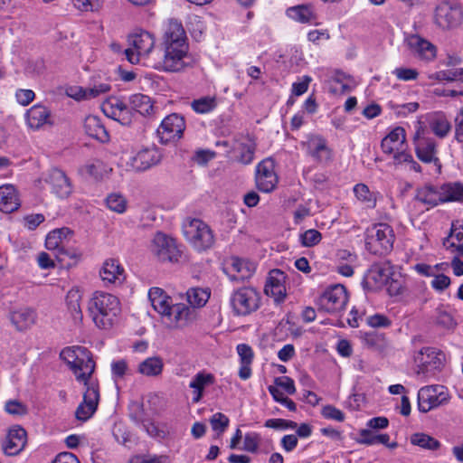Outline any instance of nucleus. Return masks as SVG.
<instances>
[{
    "instance_id": "obj_1",
    "label": "nucleus",
    "mask_w": 463,
    "mask_h": 463,
    "mask_svg": "<svg viewBox=\"0 0 463 463\" xmlns=\"http://www.w3.org/2000/svg\"><path fill=\"white\" fill-rule=\"evenodd\" d=\"M88 309L93 322L99 328L109 329L120 312V304L114 295L97 291L90 299Z\"/></svg>"
},
{
    "instance_id": "obj_2",
    "label": "nucleus",
    "mask_w": 463,
    "mask_h": 463,
    "mask_svg": "<svg viewBox=\"0 0 463 463\" xmlns=\"http://www.w3.org/2000/svg\"><path fill=\"white\" fill-rule=\"evenodd\" d=\"M415 199L431 207L440 203L462 201L463 183H449L439 188L433 185H425L417 190Z\"/></svg>"
},
{
    "instance_id": "obj_3",
    "label": "nucleus",
    "mask_w": 463,
    "mask_h": 463,
    "mask_svg": "<svg viewBox=\"0 0 463 463\" xmlns=\"http://www.w3.org/2000/svg\"><path fill=\"white\" fill-rule=\"evenodd\" d=\"M183 233L190 245L199 252L211 249L215 242L213 230L200 219H187L183 224Z\"/></svg>"
},
{
    "instance_id": "obj_4",
    "label": "nucleus",
    "mask_w": 463,
    "mask_h": 463,
    "mask_svg": "<svg viewBox=\"0 0 463 463\" xmlns=\"http://www.w3.org/2000/svg\"><path fill=\"white\" fill-rule=\"evenodd\" d=\"M394 241L392 228L386 223H376L366 231V249L376 255L390 252Z\"/></svg>"
},
{
    "instance_id": "obj_5",
    "label": "nucleus",
    "mask_w": 463,
    "mask_h": 463,
    "mask_svg": "<svg viewBox=\"0 0 463 463\" xmlns=\"http://www.w3.org/2000/svg\"><path fill=\"white\" fill-rule=\"evenodd\" d=\"M417 364L415 371L424 380L439 373L445 363V354L434 347H423L414 356Z\"/></svg>"
},
{
    "instance_id": "obj_6",
    "label": "nucleus",
    "mask_w": 463,
    "mask_h": 463,
    "mask_svg": "<svg viewBox=\"0 0 463 463\" xmlns=\"http://www.w3.org/2000/svg\"><path fill=\"white\" fill-rule=\"evenodd\" d=\"M230 304L235 316H248L260 307V295L252 287H241L232 292Z\"/></svg>"
},
{
    "instance_id": "obj_7",
    "label": "nucleus",
    "mask_w": 463,
    "mask_h": 463,
    "mask_svg": "<svg viewBox=\"0 0 463 463\" xmlns=\"http://www.w3.org/2000/svg\"><path fill=\"white\" fill-rule=\"evenodd\" d=\"M449 401V395L443 385L425 386L418 392V409L424 413L448 403Z\"/></svg>"
},
{
    "instance_id": "obj_8",
    "label": "nucleus",
    "mask_w": 463,
    "mask_h": 463,
    "mask_svg": "<svg viewBox=\"0 0 463 463\" xmlns=\"http://www.w3.org/2000/svg\"><path fill=\"white\" fill-rule=\"evenodd\" d=\"M128 41L131 47L125 50V54L132 64L138 63L140 57L148 56L155 45L153 35L146 31L132 34Z\"/></svg>"
},
{
    "instance_id": "obj_9",
    "label": "nucleus",
    "mask_w": 463,
    "mask_h": 463,
    "mask_svg": "<svg viewBox=\"0 0 463 463\" xmlns=\"http://www.w3.org/2000/svg\"><path fill=\"white\" fill-rule=\"evenodd\" d=\"M348 301L346 288L340 284L328 288L318 298L319 310L336 313L343 310Z\"/></svg>"
},
{
    "instance_id": "obj_10",
    "label": "nucleus",
    "mask_w": 463,
    "mask_h": 463,
    "mask_svg": "<svg viewBox=\"0 0 463 463\" xmlns=\"http://www.w3.org/2000/svg\"><path fill=\"white\" fill-rule=\"evenodd\" d=\"M188 45L165 46L164 56L155 67L165 71H180L188 65Z\"/></svg>"
},
{
    "instance_id": "obj_11",
    "label": "nucleus",
    "mask_w": 463,
    "mask_h": 463,
    "mask_svg": "<svg viewBox=\"0 0 463 463\" xmlns=\"http://www.w3.org/2000/svg\"><path fill=\"white\" fill-rule=\"evenodd\" d=\"M185 129V122L183 117L176 113L166 116L157 128V136L162 144L178 141Z\"/></svg>"
},
{
    "instance_id": "obj_12",
    "label": "nucleus",
    "mask_w": 463,
    "mask_h": 463,
    "mask_svg": "<svg viewBox=\"0 0 463 463\" xmlns=\"http://www.w3.org/2000/svg\"><path fill=\"white\" fill-rule=\"evenodd\" d=\"M151 250L162 261L177 262L181 257L175 241L163 232L154 236Z\"/></svg>"
},
{
    "instance_id": "obj_13",
    "label": "nucleus",
    "mask_w": 463,
    "mask_h": 463,
    "mask_svg": "<svg viewBox=\"0 0 463 463\" xmlns=\"http://www.w3.org/2000/svg\"><path fill=\"white\" fill-rule=\"evenodd\" d=\"M161 160V152L156 146H152L142 148L135 156H129L126 165L133 171L143 172L158 165Z\"/></svg>"
},
{
    "instance_id": "obj_14",
    "label": "nucleus",
    "mask_w": 463,
    "mask_h": 463,
    "mask_svg": "<svg viewBox=\"0 0 463 463\" xmlns=\"http://www.w3.org/2000/svg\"><path fill=\"white\" fill-rule=\"evenodd\" d=\"M255 181L258 189L261 192L270 193L275 189L279 178L275 173V163L272 159L267 158L258 164Z\"/></svg>"
},
{
    "instance_id": "obj_15",
    "label": "nucleus",
    "mask_w": 463,
    "mask_h": 463,
    "mask_svg": "<svg viewBox=\"0 0 463 463\" xmlns=\"http://www.w3.org/2000/svg\"><path fill=\"white\" fill-rule=\"evenodd\" d=\"M414 146L416 156L422 163L433 164L440 172L441 163L437 156V143L434 139L417 134L414 137Z\"/></svg>"
},
{
    "instance_id": "obj_16",
    "label": "nucleus",
    "mask_w": 463,
    "mask_h": 463,
    "mask_svg": "<svg viewBox=\"0 0 463 463\" xmlns=\"http://www.w3.org/2000/svg\"><path fill=\"white\" fill-rule=\"evenodd\" d=\"M392 274V266L390 261L376 262L367 271L364 283L370 288H380L390 282Z\"/></svg>"
},
{
    "instance_id": "obj_17",
    "label": "nucleus",
    "mask_w": 463,
    "mask_h": 463,
    "mask_svg": "<svg viewBox=\"0 0 463 463\" xmlns=\"http://www.w3.org/2000/svg\"><path fill=\"white\" fill-rule=\"evenodd\" d=\"M99 399L98 385L90 383L83 395V401L75 411L76 419L81 421L89 420L96 411Z\"/></svg>"
},
{
    "instance_id": "obj_18",
    "label": "nucleus",
    "mask_w": 463,
    "mask_h": 463,
    "mask_svg": "<svg viewBox=\"0 0 463 463\" xmlns=\"http://www.w3.org/2000/svg\"><path fill=\"white\" fill-rule=\"evenodd\" d=\"M194 317V309L190 308L185 304L179 303L172 305L163 321L167 326L175 328L186 326Z\"/></svg>"
},
{
    "instance_id": "obj_19",
    "label": "nucleus",
    "mask_w": 463,
    "mask_h": 463,
    "mask_svg": "<svg viewBox=\"0 0 463 463\" xmlns=\"http://www.w3.org/2000/svg\"><path fill=\"white\" fill-rule=\"evenodd\" d=\"M286 274L280 269H272L269 273L264 291L267 296H270L278 303L284 301L286 292Z\"/></svg>"
},
{
    "instance_id": "obj_20",
    "label": "nucleus",
    "mask_w": 463,
    "mask_h": 463,
    "mask_svg": "<svg viewBox=\"0 0 463 463\" xmlns=\"http://www.w3.org/2000/svg\"><path fill=\"white\" fill-rule=\"evenodd\" d=\"M405 43L409 50L421 60L432 61L436 57V47L418 34L408 35Z\"/></svg>"
},
{
    "instance_id": "obj_21",
    "label": "nucleus",
    "mask_w": 463,
    "mask_h": 463,
    "mask_svg": "<svg viewBox=\"0 0 463 463\" xmlns=\"http://www.w3.org/2000/svg\"><path fill=\"white\" fill-rule=\"evenodd\" d=\"M45 182L50 184L52 192L60 198H67L72 193L71 181L61 169H51Z\"/></svg>"
},
{
    "instance_id": "obj_22",
    "label": "nucleus",
    "mask_w": 463,
    "mask_h": 463,
    "mask_svg": "<svg viewBox=\"0 0 463 463\" xmlns=\"http://www.w3.org/2000/svg\"><path fill=\"white\" fill-rule=\"evenodd\" d=\"M435 20L439 27L451 29L460 24L462 14L458 8L444 4L436 8Z\"/></svg>"
},
{
    "instance_id": "obj_23",
    "label": "nucleus",
    "mask_w": 463,
    "mask_h": 463,
    "mask_svg": "<svg viewBox=\"0 0 463 463\" xmlns=\"http://www.w3.org/2000/svg\"><path fill=\"white\" fill-rule=\"evenodd\" d=\"M232 149L239 163L249 165L254 158L256 143L250 136H240L235 138Z\"/></svg>"
},
{
    "instance_id": "obj_24",
    "label": "nucleus",
    "mask_w": 463,
    "mask_h": 463,
    "mask_svg": "<svg viewBox=\"0 0 463 463\" xmlns=\"http://www.w3.org/2000/svg\"><path fill=\"white\" fill-rule=\"evenodd\" d=\"M26 444V431L21 427L10 429L7 437L3 444L5 454L15 456L23 450Z\"/></svg>"
},
{
    "instance_id": "obj_25",
    "label": "nucleus",
    "mask_w": 463,
    "mask_h": 463,
    "mask_svg": "<svg viewBox=\"0 0 463 463\" xmlns=\"http://www.w3.org/2000/svg\"><path fill=\"white\" fill-rule=\"evenodd\" d=\"M63 232L72 233V231L69 228L56 229L49 232L45 239V247L49 250L56 251L55 257L60 262H63L66 256L71 258H74L76 256L75 254H71L64 249L63 241L61 239V233Z\"/></svg>"
},
{
    "instance_id": "obj_26",
    "label": "nucleus",
    "mask_w": 463,
    "mask_h": 463,
    "mask_svg": "<svg viewBox=\"0 0 463 463\" xmlns=\"http://www.w3.org/2000/svg\"><path fill=\"white\" fill-rule=\"evenodd\" d=\"M403 146H406V132L402 127L393 128L381 142V148L386 155H392Z\"/></svg>"
},
{
    "instance_id": "obj_27",
    "label": "nucleus",
    "mask_w": 463,
    "mask_h": 463,
    "mask_svg": "<svg viewBox=\"0 0 463 463\" xmlns=\"http://www.w3.org/2000/svg\"><path fill=\"white\" fill-rule=\"evenodd\" d=\"M308 154L320 164H327L332 159V151L322 137H311L307 142Z\"/></svg>"
},
{
    "instance_id": "obj_28",
    "label": "nucleus",
    "mask_w": 463,
    "mask_h": 463,
    "mask_svg": "<svg viewBox=\"0 0 463 463\" xmlns=\"http://www.w3.org/2000/svg\"><path fill=\"white\" fill-rule=\"evenodd\" d=\"M164 45L183 47L188 45L186 43L185 31L180 22L177 20H170L164 35Z\"/></svg>"
},
{
    "instance_id": "obj_29",
    "label": "nucleus",
    "mask_w": 463,
    "mask_h": 463,
    "mask_svg": "<svg viewBox=\"0 0 463 463\" xmlns=\"http://www.w3.org/2000/svg\"><path fill=\"white\" fill-rule=\"evenodd\" d=\"M71 365V370L74 373L76 378L80 382H83L86 386L89 384V379L94 372L95 363L92 360L90 352L86 348L84 358L79 357Z\"/></svg>"
},
{
    "instance_id": "obj_30",
    "label": "nucleus",
    "mask_w": 463,
    "mask_h": 463,
    "mask_svg": "<svg viewBox=\"0 0 463 463\" xmlns=\"http://www.w3.org/2000/svg\"><path fill=\"white\" fill-rule=\"evenodd\" d=\"M21 205L18 192L12 184L0 186V211L10 213L16 211Z\"/></svg>"
},
{
    "instance_id": "obj_31",
    "label": "nucleus",
    "mask_w": 463,
    "mask_h": 463,
    "mask_svg": "<svg viewBox=\"0 0 463 463\" xmlns=\"http://www.w3.org/2000/svg\"><path fill=\"white\" fill-rule=\"evenodd\" d=\"M100 278L109 284H121L124 280V269L118 260H107L99 271Z\"/></svg>"
},
{
    "instance_id": "obj_32",
    "label": "nucleus",
    "mask_w": 463,
    "mask_h": 463,
    "mask_svg": "<svg viewBox=\"0 0 463 463\" xmlns=\"http://www.w3.org/2000/svg\"><path fill=\"white\" fill-rule=\"evenodd\" d=\"M9 318L16 330L25 331L35 323L36 313L32 308L23 307L12 311L9 315Z\"/></svg>"
},
{
    "instance_id": "obj_33",
    "label": "nucleus",
    "mask_w": 463,
    "mask_h": 463,
    "mask_svg": "<svg viewBox=\"0 0 463 463\" xmlns=\"http://www.w3.org/2000/svg\"><path fill=\"white\" fill-rule=\"evenodd\" d=\"M84 129L87 135L106 143L109 140V135L101 120L96 116H89L84 121Z\"/></svg>"
},
{
    "instance_id": "obj_34",
    "label": "nucleus",
    "mask_w": 463,
    "mask_h": 463,
    "mask_svg": "<svg viewBox=\"0 0 463 463\" xmlns=\"http://www.w3.org/2000/svg\"><path fill=\"white\" fill-rule=\"evenodd\" d=\"M148 298L154 309L164 318L172 307L170 297L160 288H151L148 292Z\"/></svg>"
},
{
    "instance_id": "obj_35",
    "label": "nucleus",
    "mask_w": 463,
    "mask_h": 463,
    "mask_svg": "<svg viewBox=\"0 0 463 463\" xmlns=\"http://www.w3.org/2000/svg\"><path fill=\"white\" fill-rule=\"evenodd\" d=\"M50 110L43 105L33 106L26 113V119L31 128L38 129L49 122Z\"/></svg>"
},
{
    "instance_id": "obj_36",
    "label": "nucleus",
    "mask_w": 463,
    "mask_h": 463,
    "mask_svg": "<svg viewBox=\"0 0 463 463\" xmlns=\"http://www.w3.org/2000/svg\"><path fill=\"white\" fill-rule=\"evenodd\" d=\"M214 383V376L212 373H205L200 372L196 373L193 380L190 382V388L193 391V402H198L203 397V390L206 386L212 385Z\"/></svg>"
},
{
    "instance_id": "obj_37",
    "label": "nucleus",
    "mask_w": 463,
    "mask_h": 463,
    "mask_svg": "<svg viewBox=\"0 0 463 463\" xmlns=\"http://www.w3.org/2000/svg\"><path fill=\"white\" fill-rule=\"evenodd\" d=\"M164 369V361L160 356L147 357L137 366V373L146 377H157Z\"/></svg>"
},
{
    "instance_id": "obj_38",
    "label": "nucleus",
    "mask_w": 463,
    "mask_h": 463,
    "mask_svg": "<svg viewBox=\"0 0 463 463\" xmlns=\"http://www.w3.org/2000/svg\"><path fill=\"white\" fill-rule=\"evenodd\" d=\"M392 155H393V165L395 166H404L416 173L421 172V166L413 159V156L405 149V146Z\"/></svg>"
},
{
    "instance_id": "obj_39",
    "label": "nucleus",
    "mask_w": 463,
    "mask_h": 463,
    "mask_svg": "<svg viewBox=\"0 0 463 463\" xmlns=\"http://www.w3.org/2000/svg\"><path fill=\"white\" fill-rule=\"evenodd\" d=\"M287 14L300 23H310L317 18L311 5H297L287 9Z\"/></svg>"
},
{
    "instance_id": "obj_40",
    "label": "nucleus",
    "mask_w": 463,
    "mask_h": 463,
    "mask_svg": "<svg viewBox=\"0 0 463 463\" xmlns=\"http://www.w3.org/2000/svg\"><path fill=\"white\" fill-rule=\"evenodd\" d=\"M131 109L140 115H149L153 110L151 99L144 94L137 93L129 98Z\"/></svg>"
},
{
    "instance_id": "obj_41",
    "label": "nucleus",
    "mask_w": 463,
    "mask_h": 463,
    "mask_svg": "<svg viewBox=\"0 0 463 463\" xmlns=\"http://www.w3.org/2000/svg\"><path fill=\"white\" fill-rule=\"evenodd\" d=\"M410 440L412 445L428 450H437L441 446L438 439L422 432L413 433Z\"/></svg>"
},
{
    "instance_id": "obj_42",
    "label": "nucleus",
    "mask_w": 463,
    "mask_h": 463,
    "mask_svg": "<svg viewBox=\"0 0 463 463\" xmlns=\"http://www.w3.org/2000/svg\"><path fill=\"white\" fill-rule=\"evenodd\" d=\"M81 294L78 289H71L66 297V302L71 316L75 320L82 319V312L80 309Z\"/></svg>"
},
{
    "instance_id": "obj_43",
    "label": "nucleus",
    "mask_w": 463,
    "mask_h": 463,
    "mask_svg": "<svg viewBox=\"0 0 463 463\" xmlns=\"http://www.w3.org/2000/svg\"><path fill=\"white\" fill-rule=\"evenodd\" d=\"M354 193L357 200L366 204L368 208H374L376 205V196L372 193L369 187L364 184H357L354 187Z\"/></svg>"
},
{
    "instance_id": "obj_44",
    "label": "nucleus",
    "mask_w": 463,
    "mask_h": 463,
    "mask_svg": "<svg viewBox=\"0 0 463 463\" xmlns=\"http://www.w3.org/2000/svg\"><path fill=\"white\" fill-rule=\"evenodd\" d=\"M186 298L188 303L193 307H203L208 301L210 293L206 289L201 288H194L187 290Z\"/></svg>"
},
{
    "instance_id": "obj_45",
    "label": "nucleus",
    "mask_w": 463,
    "mask_h": 463,
    "mask_svg": "<svg viewBox=\"0 0 463 463\" xmlns=\"http://www.w3.org/2000/svg\"><path fill=\"white\" fill-rule=\"evenodd\" d=\"M390 440V436L386 433L384 434H374L373 431L369 430H360V439L359 443L365 445H374V444H387V441Z\"/></svg>"
},
{
    "instance_id": "obj_46",
    "label": "nucleus",
    "mask_w": 463,
    "mask_h": 463,
    "mask_svg": "<svg viewBox=\"0 0 463 463\" xmlns=\"http://www.w3.org/2000/svg\"><path fill=\"white\" fill-rule=\"evenodd\" d=\"M86 354V347L83 346H71L64 348L61 354V358L70 366L75 365V361L80 359L79 357L84 358Z\"/></svg>"
},
{
    "instance_id": "obj_47",
    "label": "nucleus",
    "mask_w": 463,
    "mask_h": 463,
    "mask_svg": "<svg viewBox=\"0 0 463 463\" xmlns=\"http://www.w3.org/2000/svg\"><path fill=\"white\" fill-rule=\"evenodd\" d=\"M107 207L115 213H123L127 209V201L120 194H110L105 200Z\"/></svg>"
},
{
    "instance_id": "obj_48",
    "label": "nucleus",
    "mask_w": 463,
    "mask_h": 463,
    "mask_svg": "<svg viewBox=\"0 0 463 463\" xmlns=\"http://www.w3.org/2000/svg\"><path fill=\"white\" fill-rule=\"evenodd\" d=\"M216 105L215 99L212 97H203L193 100L191 103L193 109L200 114L211 112L215 109Z\"/></svg>"
},
{
    "instance_id": "obj_49",
    "label": "nucleus",
    "mask_w": 463,
    "mask_h": 463,
    "mask_svg": "<svg viewBox=\"0 0 463 463\" xmlns=\"http://www.w3.org/2000/svg\"><path fill=\"white\" fill-rule=\"evenodd\" d=\"M430 128L436 136L444 137L450 129V124L445 116L437 115L430 122Z\"/></svg>"
},
{
    "instance_id": "obj_50",
    "label": "nucleus",
    "mask_w": 463,
    "mask_h": 463,
    "mask_svg": "<svg viewBox=\"0 0 463 463\" xmlns=\"http://www.w3.org/2000/svg\"><path fill=\"white\" fill-rule=\"evenodd\" d=\"M454 240L457 241L458 243L463 242V226H457V224L453 222L449 235L443 241V245L446 249H452L456 247L457 243Z\"/></svg>"
},
{
    "instance_id": "obj_51",
    "label": "nucleus",
    "mask_w": 463,
    "mask_h": 463,
    "mask_svg": "<svg viewBox=\"0 0 463 463\" xmlns=\"http://www.w3.org/2000/svg\"><path fill=\"white\" fill-rule=\"evenodd\" d=\"M430 78L435 79L439 81H442V80H446V81L461 80V81H463V69L457 68V69H452V70L440 71L436 72Z\"/></svg>"
},
{
    "instance_id": "obj_52",
    "label": "nucleus",
    "mask_w": 463,
    "mask_h": 463,
    "mask_svg": "<svg viewBox=\"0 0 463 463\" xmlns=\"http://www.w3.org/2000/svg\"><path fill=\"white\" fill-rule=\"evenodd\" d=\"M111 373L115 381L124 379L125 376L131 374L128 362L125 359L113 361L111 363Z\"/></svg>"
},
{
    "instance_id": "obj_53",
    "label": "nucleus",
    "mask_w": 463,
    "mask_h": 463,
    "mask_svg": "<svg viewBox=\"0 0 463 463\" xmlns=\"http://www.w3.org/2000/svg\"><path fill=\"white\" fill-rule=\"evenodd\" d=\"M435 323L437 326L447 330H453L457 326V323L454 320L453 317L449 312L442 309L437 310Z\"/></svg>"
},
{
    "instance_id": "obj_54",
    "label": "nucleus",
    "mask_w": 463,
    "mask_h": 463,
    "mask_svg": "<svg viewBox=\"0 0 463 463\" xmlns=\"http://www.w3.org/2000/svg\"><path fill=\"white\" fill-rule=\"evenodd\" d=\"M229 418L222 412H216L210 418V423L214 431L222 434L229 426Z\"/></svg>"
},
{
    "instance_id": "obj_55",
    "label": "nucleus",
    "mask_w": 463,
    "mask_h": 463,
    "mask_svg": "<svg viewBox=\"0 0 463 463\" xmlns=\"http://www.w3.org/2000/svg\"><path fill=\"white\" fill-rule=\"evenodd\" d=\"M321 233L315 229H309L300 234V242L304 247H313L320 242Z\"/></svg>"
},
{
    "instance_id": "obj_56",
    "label": "nucleus",
    "mask_w": 463,
    "mask_h": 463,
    "mask_svg": "<svg viewBox=\"0 0 463 463\" xmlns=\"http://www.w3.org/2000/svg\"><path fill=\"white\" fill-rule=\"evenodd\" d=\"M260 441V434L256 432L247 433L244 436L242 449L250 453H255L258 450Z\"/></svg>"
},
{
    "instance_id": "obj_57",
    "label": "nucleus",
    "mask_w": 463,
    "mask_h": 463,
    "mask_svg": "<svg viewBox=\"0 0 463 463\" xmlns=\"http://www.w3.org/2000/svg\"><path fill=\"white\" fill-rule=\"evenodd\" d=\"M266 428L271 429H291L295 430L298 427L297 422L284 420V419H269L264 423Z\"/></svg>"
},
{
    "instance_id": "obj_58",
    "label": "nucleus",
    "mask_w": 463,
    "mask_h": 463,
    "mask_svg": "<svg viewBox=\"0 0 463 463\" xmlns=\"http://www.w3.org/2000/svg\"><path fill=\"white\" fill-rule=\"evenodd\" d=\"M109 117L122 125L128 126L132 123L135 115L127 107L122 110H118L117 113L110 112Z\"/></svg>"
},
{
    "instance_id": "obj_59",
    "label": "nucleus",
    "mask_w": 463,
    "mask_h": 463,
    "mask_svg": "<svg viewBox=\"0 0 463 463\" xmlns=\"http://www.w3.org/2000/svg\"><path fill=\"white\" fill-rule=\"evenodd\" d=\"M74 6L83 12H95L100 8L99 0H72Z\"/></svg>"
},
{
    "instance_id": "obj_60",
    "label": "nucleus",
    "mask_w": 463,
    "mask_h": 463,
    "mask_svg": "<svg viewBox=\"0 0 463 463\" xmlns=\"http://www.w3.org/2000/svg\"><path fill=\"white\" fill-rule=\"evenodd\" d=\"M323 417L342 422L345 420V414L343 411L332 405L324 406L321 411Z\"/></svg>"
},
{
    "instance_id": "obj_61",
    "label": "nucleus",
    "mask_w": 463,
    "mask_h": 463,
    "mask_svg": "<svg viewBox=\"0 0 463 463\" xmlns=\"http://www.w3.org/2000/svg\"><path fill=\"white\" fill-rule=\"evenodd\" d=\"M393 74L397 77V79L401 80H412L418 78L419 72L415 69L411 68H396L393 71Z\"/></svg>"
},
{
    "instance_id": "obj_62",
    "label": "nucleus",
    "mask_w": 463,
    "mask_h": 463,
    "mask_svg": "<svg viewBox=\"0 0 463 463\" xmlns=\"http://www.w3.org/2000/svg\"><path fill=\"white\" fill-rule=\"evenodd\" d=\"M237 352L241 359V364H251L253 360V351L246 344H241L237 346Z\"/></svg>"
},
{
    "instance_id": "obj_63",
    "label": "nucleus",
    "mask_w": 463,
    "mask_h": 463,
    "mask_svg": "<svg viewBox=\"0 0 463 463\" xmlns=\"http://www.w3.org/2000/svg\"><path fill=\"white\" fill-rule=\"evenodd\" d=\"M5 411L12 415H24L27 412L26 407L17 401L7 402Z\"/></svg>"
},
{
    "instance_id": "obj_64",
    "label": "nucleus",
    "mask_w": 463,
    "mask_h": 463,
    "mask_svg": "<svg viewBox=\"0 0 463 463\" xmlns=\"http://www.w3.org/2000/svg\"><path fill=\"white\" fill-rule=\"evenodd\" d=\"M367 323L372 327H387L391 325V321L383 315L375 314L367 318Z\"/></svg>"
}]
</instances>
